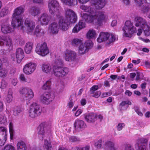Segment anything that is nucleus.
Instances as JSON below:
<instances>
[{"instance_id":"1","label":"nucleus","mask_w":150,"mask_h":150,"mask_svg":"<svg viewBox=\"0 0 150 150\" xmlns=\"http://www.w3.org/2000/svg\"><path fill=\"white\" fill-rule=\"evenodd\" d=\"M90 0H79V3H86ZM91 5L87 6L83 5L80 6V8L86 12L82 14V17L88 23H92L96 25L101 26L103 21L106 18L105 12L101 11H97L96 9H100L103 8L105 3L104 0H91Z\"/></svg>"},{"instance_id":"2","label":"nucleus","mask_w":150,"mask_h":150,"mask_svg":"<svg viewBox=\"0 0 150 150\" xmlns=\"http://www.w3.org/2000/svg\"><path fill=\"white\" fill-rule=\"evenodd\" d=\"M25 26L21 27V30L25 32L28 34L35 35L37 37H40L42 35L44 32L43 30L39 28V26H37L35 30L33 32L35 29V24L33 21L27 19L24 23Z\"/></svg>"},{"instance_id":"3","label":"nucleus","mask_w":150,"mask_h":150,"mask_svg":"<svg viewBox=\"0 0 150 150\" xmlns=\"http://www.w3.org/2000/svg\"><path fill=\"white\" fill-rule=\"evenodd\" d=\"M62 64L61 60H56L53 67V70L54 75L58 77H63L68 73V69L67 67H61L58 65Z\"/></svg>"},{"instance_id":"4","label":"nucleus","mask_w":150,"mask_h":150,"mask_svg":"<svg viewBox=\"0 0 150 150\" xmlns=\"http://www.w3.org/2000/svg\"><path fill=\"white\" fill-rule=\"evenodd\" d=\"M116 36L115 35L110 34L107 32H101L97 39V41L98 43H101L105 42L108 44H110L113 42L115 40Z\"/></svg>"},{"instance_id":"5","label":"nucleus","mask_w":150,"mask_h":150,"mask_svg":"<svg viewBox=\"0 0 150 150\" xmlns=\"http://www.w3.org/2000/svg\"><path fill=\"white\" fill-rule=\"evenodd\" d=\"M51 127L50 123L47 122L42 123L38 128V137L40 140H42L47 135V132L49 131Z\"/></svg>"},{"instance_id":"6","label":"nucleus","mask_w":150,"mask_h":150,"mask_svg":"<svg viewBox=\"0 0 150 150\" xmlns=\"http://www.w3.org/2000/svg\"><path fill=\"white\" fill-rule=\"evenodd\" d=\"M122 30L123 35L126 37H130L132 35L137 32L136 28L134 27L133 23L129 21H126L125 23Z\"/></svg>"},{"instance_id":"7","label":"nucleus","mask_w":150,"mask_h":150,"mask_svg":"<svg viewBox=\"0 0 150 150\" xmlns=\"http://www.w3.org/2000/svg\"><path fill=\"white\" fill-rule=\"evenodd\" d=\"M41 109L40 105L35 102H33L27 109V113L29 116L31 117H35L39 115L41 112Z\"/></svg>"},{"instance_id":"8","label":"nucleus","mask_w":150,"mask_h":150,"mask_svg":"<svg viewBox=\"0 0 150 150\" xmlns=\"http://www.w3.org/2000/svg\"><path fill=\"white\" fill-rule=\"evenodd\" d=\"M63 58L67 61L72 63L71 66H75L76 64L77 54L73 51L66 50L64 53Z\"/></svg>"},{"instance_id":"9","label":"nucleus","mask_w":150,"mask_h":150,"mask_svg":"<svg viewBox=\"0 0 150 150\" xmlns=\"http://www.w3.org/2000/svg\"><path fill=\"white\" fill-rule=\"evenodd\" d=\"M0 46L1 47L5 46L8 50H11L13 47V42L11 37L9 36H1Z\"/></svg>"},{"instance_id":"10","label":"nucleus","mask_w":150,"mask_h":150,"mask_svg":"<svg viewBox=\"0 0 150 150\" xmlns=\"http://www.w3.org/2000/svg\"><path fill=\"white\" fill-rule=\"evenodd\" d=\"M48 6L49 12L54 16H57L59 13V4L55 0H51L49 1Z\"/></svg>"},{"instance_id":"11","label":"nucleus","mask_w":150,"mask_h":150,"mask_svg":"<svg viewBox=\"0 0 150 150\" xmlns=\"http://www.w3.org/2000/svg\"><path fill=\"white\" fill-rule=\"evenodd\" d=\"M35 51L38 54L42 56H45L49 53V50L45 42L37 44Z\"/></svg>"},{"instance_id":"12","label":"nucleus","mask_w":150,"mask_h":150,"mask_svg":"<svg viewBox=\"0 0 150 150\" xmlns=\"http://www.w3.org/2000/svg\"><path fill=\"white\" fill-rule=\"evenodd\" d=\"M20 94L23 95V98L24 100H30L34 96V93L31 89L29 88H23L19 91Z\"/></svg>"},{"instance_id":"13","label":"nucleus","mask_w":150,"mask_h":150,"mask_svg":"<svg viewBox=\"0 0 150 150\" xmlns=\"http://www.w3.org/2000/svg\"><path fill=\"white\" fill-rule=\"evenodd\" d=\"M56 16L59 19L58 24L59 29L63 31L67 30L69 28L70 21L64 18V17L60 16L59 13Z\"/></svg>"},{"instance_id":"14","label":"nucleus","mask_w":150,"mask_h":150,"mask_svg":"<svg viewBox=\"0 0 150 150\" xmlns=\"http://www.w3.org/2000/svg\"><path fill=\"white\" fill-rule=\"evenodd\" d=\"M64 18H65L71 23H75L77 20L76 13L72 10L69 9L65 10V17Z\"/></svg>"},{"instance_id":"15","label":"nucleus","mask_w":150,"mask_h":150,"mask_svg":"<svg viewBox=\"0 0 150 150\" xmlns=\"http://www.w3.org/2000/svg\"><path fill=\"white\" fill-rule=\"evenodd\" d=\"M36 66V64L35 63H28L24 66L23 69V72L26 75L30 74L34 71Z\"/></svg>"},{"instance_id":"16","label":"nucleus","mask_w":150,"mask_h":150,"mask_svg":"<svg viewBox=\"0 0 150 150\" xmlns=\"http://www.w3.org/2000/svg\"><path fill=\"white\" fill-rule=\"evenodd\" d=\"M12 21L11 24L13 28L20 27L21 30V27L22 26L23 22V17H11Z\"/></svg>"},{"instance_id":"17","label":"nucleus","mask_w":150,"mask_h":150,"mask_svg":"<svg viewBox=\"0 0 150 150\" xmlns=\"http://www.w3.org/2000/svg\"><path fill=\"white\" fill-rule=\"evenodd\" d=\"M54 98V96L51 93H46L40 96V99L42 103L47 104L52 102Z\"/></svg>"},{"instance_id":"18","label":"nucleus","mask_w":150,"mask_h":150,"mask_svg":"<svg viewBox=\"0 0 150 150\" xmlns=\"http://www.w3.org/2000/svg\"><path fill=\"white\" fill-rule=\"evenodd\" d=\"M2 32L4 34L10 33L13 31V29L11 28L8 24V19L6 21L3 22L1 26Z\"/></svg>"},{"instance_id":"19","label":"nucleus","mask_w":150,"mask_h":150,"mask_svg":"<svg viewBox=\"0 0 150 150\" xmlns=\"http://www.w3.org/2000/svg\"><path fill=\"white\" fill-rule=\"evenodd\" d=\"M134 22V25L136 27H139L142 28L147 24L146 22L144 19L139 16L135 17Z\"/></svg>"},{"instance_id":"20","label":"nucleus","mask_w":150,"mask_h":150,"mask_svg":"<svg viewBox=\"0 0 150 150\" xmlns=\"http://www.w3.org/2000/svg\"><path fill=\"white\" fill-rule=\"evenodd\" d=\"M50 21V17L46 13L42 14L38 18V21L42 25H47Z\"/></svg>"},{"instance_id":"21","label":"nucleus","mask_w":150,"mask_h":150,"mask_svg":"<svg viewBox=\"0 0 150 150\" xmlns=\"http://www.w3.org/2000/svg\"><path fill=\"white\" fill-rule=\"evenodd\" d=\"M74 126L75 129L77 131L83 129L86 126V124L83 120L79 119L76 120Z\"/></svg>"},{"instance_id":"22","label":"nucleus","mask_w":150,"mask_h":150,"mask_svg":"<svg viewBox=\"0 0 150 150\" xmlns=\"http://www.w3.org/2000/svg\"><path fill=\"white\" fill-rule=\"evenodd\" d=\"M59 28L57 23L53 22L50 25L48 30L51 33L56 34L58 32Z\"/></svg>"},{"instance_id":"23","label":"nucleus","mask_w":150,"mask_h":150,"mask_svg":"<svg viewBox=\"0 0 150 150\" xmlns=\"http://www.w3.org/2000/svg\"><path fill=\"white\" fill-rule=\"evenodd\" d=\"M86 27V24L84 21L81 20L78 24H77L74 28L72 31L74 33H78L80 30Z\"/></svg>"},{"instance_id":"24","label":"nucleus","mask_w":150,"mask_h":150,"mask_svg":"<svg viewBox=\"0 0 150 150\" xmlns=\"http://www.w3.org/2000/svg\"><path fill=\"white\" fill-rule=\"evenodd\" d=\"M24 11V9L21 6L17 7L14 11L12 17H23V13Z\"/></svg>"},{"instance_id":"25","label":"nucleus","mask_w":150,"mask_h":150,"mask_svg":"<svg viewBox=\"0 0 150 150\" xmlns=\"http://www.w3.org/2000/svg\"><path fill=\"white\" fill-rule=\"evenodd\" d=\"M24 52L21 48H18L16 51V57L18 63H20L24 57Z\"/></svg>"},{"instance_id":"26","label":"nucleus","mask_w":150,"mask_h":150,"mask_svg":"<svg viewBox=\"0 0 150 150\" xmlns=\"http://www.w3.org/2000/svg\"><path fill=\"white\" fill-rule=\"evenodd\" d=\"M41 69L42 71L46 74H50L52 71L51 66L50 64L47 63H44L42 64Z\"/></svg>"},{"instance_id":"27","label":"nucleus","mask_w":150,"mask_h":150,"mask_svg":"<svg viewBox=\"0 0 150 150\" xmlns=\"http://www.w3.org/2000/svg\"><path fill=\"white\" fill-rule=\"evenodd\" d=\"M144 140V138H141L138 139L137 141L135 146L136 148L138 147L137 150H147L146 145L142 143Z\"/></svg>"},{"instance_id":"28","label":"nucleus","mask_w":150,"mask_h":150,"mask_svg":"<svg viewBox=\"0 0 150 150\" xmlns=\"http://www.w3.org/2000/svg\"><path fill=\"white\" fill-rule=\"evenodd\" d=\"M86 38L89 39H95L97 36L96 31L93 29H90L89 30L86 34Z\"/></svg>"},{"instance_id":"29","label":"nucleus","mask_w":150,"mask_h":150,"mask_svg":"<svg viewBox=\"0 0 150 150\" xmlns=\"http://www.w3.org/2000/svg\"><path fill=\"white\" fill-rule=\"evenodd\" d=\"M86 121L88 122H94L96 119V115L93 113H91L84 115Z\"/></svg>"},{"instance_id":"30","label":"nucleus","mask_w":150,"mask_h":150,"mask_svg":"<svg viewBox=\"0 0 150 150\" xmlns=\"http://www.w3.org/2000/svg\"><path fill=\"white\" fill-rule=\"evenodd\" d=\"M7 128L5 127H0V137L4 138V141H6L7 137Z\"/></svg>"},{"instance_id":"31","label":"nucleus","mask_w":150,"mask_h":150,"mask_svg":"<svg viewBox=\"0 0 150 150\" xmlns=\"http://www.w3.org/2000/svg\"><path fill=\"white\" fill-rule=\"evenodd\" d=\"M29 12L33 16H36L40 13V9L36 6L32 7L30 9Z\"/></svg>"},{"instance_id":"32","label":"nucleus","mask_w":150,"mask_h":150,"mask_svg":"<svg viewBox=\"0 0 150 150\" xmlns=\"http://www.w3.org/2000/svg\"><path fill=\"white\" fill-rule=\"evenodd\" d=\"M33 46V43L30 42H27L25 45L24 48L25 52L27 54L30 53L32 50Z\"/></svg>"},{"instance_id":"33","label":"nucleus","mask_w":150,"mask_h":150,"mask_svg":"<svg viewBox=\"0 0 150 150\" xmlns=\"http://www.w3.org/2000/svg\"><path fill=\"white\" fill-rule=\"evenodd\" d=\"M16 146L17 150H26L27 149L25 143L22 141L18 142Z\"/></svg>"},{"instance_id":"34","label":"nucleus","mask_w":150,"mask_h":150,"mask_svg":"<svg viewBox=\"0 0 150 150\" xmlns=\"http://www.w3.org/2000/svg\"><path fill=\"white\" fill-rule=\"evenodd\" d=\"M131 104L132 103L129 100L122 101L120 105L119 108L121 110L126 109L128 107V105Z\"/></svg>"},{"instance_id":"35","label":"nucleus","mask_w":150,"mask_h":150,"mask_svg":"<svg viewBox=\"0 0 150 150\" xmlns=\"http://www.w3.org/2000/svg\"><path fill=\"white\" fill-rule=\"evenodd\" d=\"M13 92L11 90H8L6 97V100L7 103H10L12 102L13 100Z\"/></svg>"},{"instance_id":"36","label":"nucleus","mask_w":150,"mask_h":150,"mask_svg":"<svg viewBox=\"0 0 150 150\" xmlns=\"http://www.w3.org/2000/svg\"><path fill=\"white\" fill-rule=\"evenodd\" d=\"M88 51V49L85 46L84 44H82L80 45L79 47L78 52L80 54H84Z\"/></svg>"},{"instance_id":"37","label":"nucleus","mask_w":150,"mask_h":150,"mask_svg":"<svg viewBox=\"0 0 150 150\" xmlns=\"http://www.w3.org/2000/svg\"><path fill=\"white\" fill-rule=\"evenodd\" d=\"M7 70L5 68L0 67V77L4 78L7 76Z\"/></svg>"},{"instance_id":"38","label":"nucleus","mask_w":150,"mask_h":150,"mask_svg":"<svg viewBox=\"0 0 150 150\" xmlns=\"http://www.w3.org/2000/svg\"><path fill=\"white\" fill-rule=\"evenodd\" d=\"M138 6L140 7V9L141 11L144 13H147L150 10V8L148 6H145L144 5L143 2H142L141 5H137Z\"/></svg>"},{"instance_id":"39","label":"nucleus","mask_w":150,"mask_h":150,"mask_svg":"<svg viewBox=\"0 0 150 150\" xmlns=\"http://www.w3.org/2000/svg\"><path fill=\"white\" fill-rule=\"evenodd\" d=\"M61 2L64 4L71 5L76 4L77 2V0H61Z\"/></svg>"},{"instance_id":"40","label":"nucleus","mask_w":150,"mask_h":150,"mask_svg":"<svg viewBox=\"0 0 150 150\" xmlns=\"http://www.w3.org/2000/svg\"><path fill=\"white\" fill-rule=\"evenodd\" d=\"M7 122V118L4 114H0V124L6 125Z\"/></svg>"},{"instance_id":"41","label":"nucleus","mask_w":150,"mask_h":150,"mask_svg":"<svg viewBox=\"0 0 150 150\" xmlns=\"http://www.w3.org/2000/svg\"><path fill=\"white\" fill-rule=\"evenodd\" d=\"M146 35L149 36L150 35V27L147 23L142 28Z\"/></svg>"},{"instance_id":"42","label":"nucleus","mask_w":150,"mask_h":150,"mask_svg":"<svg viewBox=\"0 0 150 150\" xmlns=\"http://www.w3.org/2000/svg\"><path fill=\"white\" fill-rule=\"evenodd\" d=\"M9 12L8 9L7 7L3 8L0 12V17H2L7 15Z\"/></svg>"},{"instance_id":"43","label":"nucleus","mask_w":150,"mask_h":150,"mask_svg":"<svg viewBox=\"0 0 150 150\" xmlns=\"http://www.w3.org/2000/svg\"><path fill=\"white\" fill-rule=\"evenodd\" d=\"M51 84L50 80H49L47 81L44 84L42 87V88L44 90L49 89L50 88V86Z\"/></svg>"},{"instance_id":"44","label":"nucleus","mask_w":150,"mask_h":150,"mask_svg":"<svg viewBox=\"0 0 150 150\" xmlns=\"http://www.w3.org/2000/svg\"><path fill=\"white\" fill-rule=\"evenodd\" d=\"M84 45L89 50L93 46V43L91 40H89L86 41Z\"/></svg>"},{"instance_id":"45","label":"nucleus","mask_w":150,"mask_h":150,"mask_svg":"<svg viewBox=\"0 0 150 150\" xmlns=\"http://www.w3.org/2000/svg\"><path fill=\"white\" fill-rule=\"evenodd\" d=\"M43 147L46 150H51V146L50 143H49L48 141L45 139V142Z\"/></svg>"},{"instance_id":"46","label":"nucleus","mask_w":150,"mask_h":150,"mask_svg":"<svg viewBox=\"0 0 150 150\" xmlns=\"http://www.w3.org/2000/svg\"><path fill=\"white\" fill-rule=\"evenodd\" d=\"M82 40L80 39L75 38L74 39L72 42V44L74 46H77L81 44Z\"/></svg>"},{"instance_id":"47","label":"nucleus","mask_w":150,"mask_h":150,"mask_svg":"<svg viewBox=\"0 0 150 150\" xmlns=\"http://www.w3.org/2000/svg\"><path fill=\"white\" fill-rule=\"evenodd\" d=\"M2 150H15V147L11 145H6Z\"/></svg>"},{"instance_id":"48","label":"nucleus","mask_w":150,"mask_h":150,"mask_svg":"<svg viewBox=\"0 0 150 150\" xmlns=\"http://www.w3.org/2000/svg\"><path fill=\"white\" fill-rule=\"evenodd\" d=\"M9 132L11 138L12 137H13V124L11 122L10 123L9 125Z\"/></svg>"},{"instance_id":"49","label":"nucleus","mask_w":150,"mask_h":150,"mask_svg":"<svg viewBox=\"0 0 150 150\" xmlns=\"http://www.w3.org/2000/svg\"><path fill=\"white\" fill-rule=\"evenodd\" d=\"M21 111V109L19 106L15 107L13 110V112L16 115L20 113Z\"/></svg>"},{"instance_id":"50","label":"nucleus","mask_w":150,"mask_h":150,"mask_svg":"<svg viewBox=\"0 0 150 150\" xmlns=\"http://www.w3.org/2000/svg\"><path fill=\"white\" fill-rule=\"evenodd\" d=\"M7 86V83L4 80H2L1 81L0 88L2 89H4Z\"/></svg>"},{"instance_id":"51","label":"nucleus","mask_w":150,"mask_h":150,"mask_svg":"<svg viewBox=\"0 0 150 150\" xmlns=\"http://www.w3.org/2000/svg\"><path fill=\"white\" fill-rule=\"evenodd\" d=\"M125 125L124 123H119L117 126V129L118 131H120L125 127Z\"/></svg>"},{"instance_id":"52","label":"nucleus","mask_w":150,"mask_h":150,"mask_svg":"<svg viewBox=\"0 0 150 150\" xmlns=\"http://www.w3.org/2000/svg\"><path fill=\"white\" fill-rule=\"evenodd\" d=\"M125 150H134V149L130 144H126L125 146Z\"/></svg>"},{"instance_id":"53","label":"nucleus","mask_w":150,"mask_h":150,"mask_svg":"<svg viewBox=\"0 0 150 150\" xmlns=\"http://www.w3.org/2000/svg\"><path fill=\"white\" fill-rule=\"evenodd\" d=\"M107 144L108 146L111 147L112 150H115V148L114 147V143L113 142L111 141L108 142L107 143Z\"/></svg>"},{"instance_id":"54","label":"nucleus","mask_w":150,"mask_h":150,"mask_svg":"<svg viewBox=\"0 0 150 150\" xmlns=\"http://www.w3.org/2000/svg\"><path fill=\"white\" fill-rule=\"evenodd\" d=\"M90 147L87 146L82 148H79L78 147L75 148V150H89Z\"/></svg>"},{"instance_id":"55","label":"nucleus","mask_w":150,"mask_h":150,"mask_svg":"<svg viewBox=\"0 0 150 150\" xmlns=\"http://www.w3.org/2000/svg\"><path fill=\"white\" fill-rule=\"evenodd\" d=\"M79 139L77 138L76 137L74 136H72L70 137L69 141L72 142H76L79 141Z\"/></svg>"},{"instance_id":"56","label":"nucleus","mask_w":150,"mask_h":150,"mask_svg":"<svg viewBox=\"0 0 150 150\" xmlns=\"http://www.w3.org/2000/svg\"><path fill=\"white\" fill-rule=\"evenodd\" d=\"M134 110L137 112V113L139 115L142 116L143 115V114L142 112L139 110V108L137 107H134Z\"/></svg>"},{"instance_id":"57","label":"nucleus","mask_w":150,"mask_h":150,"mask_svg":"<svg viewBox=\"0 0 150 150\" xmlns=\"http://www.w3.org/2000/svg\"><path fill=\"white\" fill-rule=\"evenodd\" d=\"M20 80L23 82H25L26 78L23 74H21L19 77Z\"/></svg>"},{"instance_id":"58","label":"nucleus","mask_w":150,"mask_h":150,"mask_svg":"<svg viewBox=\"0 0 150 150\" xmlns=\"http://www.w3.org/2000/svg\"><path fill=\"white\" fill-rule=\"evenodd\" d=\"M83 110L82 109H78L75 114L76 116L77 117L80 115L82 112Z\"/></svg>"},{"instance_id":"59","label":"nucleus","mask_w":150,"mask_h":150,"mask_svg":"<svg viewBox=\"0 0 150 150\" xmlns=\"http://www.w3.org/2000/svg\"><path fill=\"white\" fill-rule=\"evenodd\" d=\"M95 145L97 148H100L101 146V141H98L95 143Z\"/></svg>"},{"instance_id":"60","label":"nucleus","mask_w":150,"mask_h":150,"mask_svg":"<svg viewBox=\"0 0 150 150\" xmlns=\"http://www.w3.org/2000/svg\"><path fill=\"white\" fill-rule=\"evenodd\" d=\"M74 105V102L72 100H70L68 104L67 105L69 108H71L73 107Z\"/></svg>"},{"instance_id":"61","label":"nucleus","mask_w":150,"mask_h":150,"mask_svg":"<svg viewBox=\"0 0 150 150\" xmlns=\"http://www.w3.org/2000/svg\"><path fill=\"white\" fill-rule=\"evenodd\" d=\"M33 2L35 4H41L43 3V0H33Z\"/></svg>"},{"instance_id":"62","label":"nucleus","mask_w":150,"mask_h":150,"mask_svg":"<svg viewBox=\"0 0 150 150\" xmlns=\"http://www.w3.org/2000/svg\"><path fill=\"white\" fill-rule=\"evenodd\" d=\"M145 66L147 68H150V61H145L144 62Z\"/></svg>"},{"instance_id":"63","label":"nucleus","mask_w":150,"mask_h":150,"mask_svg":"<svg viewBox=\"0 0 150 150\" xmlns=\"http://www.w3.org/2000/svg\"><path fill=\"white\" fill-rule=\"evenodd\" d=\"M140 59H138L137 60H133L132 61V62L135 65L137 64L140 62Z\"/></svg>"},{"instance_id":"64","label":"nucleus","mask_w":150,"mask_h":150,"mask_svg":"<svg viewBox=\"0 0 150 150\" xmlns=\"http://www.w3.org/2000/svg\"><path fill=\"white\" fill-rule=\"evenodd\" d=\"M80 103L81 105L82 106H83L86 104V100L85 99L83 98L80 101Z\"/></svg>"}]
</instances>
